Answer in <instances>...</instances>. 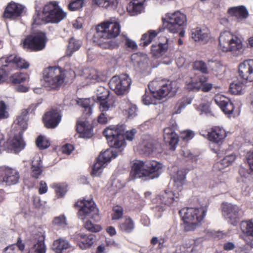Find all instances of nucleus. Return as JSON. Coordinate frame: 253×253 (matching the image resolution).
<instances>
[{
  "label": "nucleus",
  "instance_id": "nucleus-21",
  "mask_svg": "<svg viewBox=\"0 0 253 253\" xmlns=\"http://www.w3.org/2000/svg\"><path fill=\"white\" fill-rule=\"evenodd\" d=\"M214 100L225 114H232L234 109V105L229 98L218 94L214 96Z\"/></svg>",
  "mask_w": 253,
  "mask_h": 253
},
{
  "label": "nucleus",
  "instance_id": "nucleus-18",
  "mask_svg": "<svg viewBox=\"0 0 253 253\" xmlns=\"http://www.w3.org/2000/svg\"><path fill=\"white\" fill-rule=\"evenodd\" d=\"M23 11L22 5L11 1L5 7L2 17L5 19L14 20L20 17Z\"/></svg>",
  "mask_w": 253,
  "mask_h": 253
},
{
  "label": "nucleus",
  "instance_id": "nucleus-11",
  "mask_svg": "<svg viewBox=\"0 0 253 253\" xmlns=\"http://www.w3.org/2000/svg\"><path fill=\"white\" fill-rule=\"evenodd\" d=\"M148 87L153 97L159 99L167 96L172 89L170 84L157 80L153 81L149 84Z\"/></svg>",
  "mask_w": 253,
  "mask_h": 253
},
{
  "label": "nucleus",
  "instance_id": "nucleus-35",
  "mask_svg": "<svg viewBox=\"0 0 253 253\" xmlns=\"http://www.w3.org/2000/svg\"><path fill=\"white\" fill-rule=\"evenodd\" d=\"M47 4H44L43 10L42 12L38 11L33 16V25H41L47 23V10H46Z\"/></svg>",
  "mask_w": 253,
  "mask_h": 253
},
{
  "label": "nucleus",
  "instance_id": "nucleus-8",
  "mask_svg": "<svg viewBox=\"0 0 253 253\" xmlns=\"http://www.w3.org/2000/svg\"><path fill=\"white\" fill-rule=\"evenodd\" d=\"M131 83V79L126 74L120 76H115L109 83L110 88L118 95L125 94L129 89Z\"/></svg>",
  "mask_w": 253,
  "mask_h": 253
},
{
  "label": "nucleus",
  "instance_id": "nucleus-6",
  "mask_svg": "<svg viewBox=\"0 0 253 253\" xmlns=\"http://www.w3.org/2000/svg\"><path fill=\"white\" fill-rule=\"evenodd\" d=\"M74 207L78 209V215L83 220L88 217L94 218L95 215L98 216V210L92 199L85 200L84 198L78 200Z\"/></svg>",
  "mask_w": 253,
  "mask_h": 253
},
{
  "label": "nucleus",
  "instance_id": "nucleus-34",
  "mask_svg": "<svg viewBox=\"0 0 253 253\" xmlns=\"http://www.w3.org/2000/svg\"><path fill=\"white\" fill-rule=\"evenodd\" d=\"M42 161L39 156L33 158L31 165V176L38 178L42 172Z\"/></svg>",
  "mask_w": 253,
  "mask_h": 253
},
{
  "label": "nucleus",
  "instance_id": "nucleus-19",
  "mask_svg": "<svg viewBox=\"0 0 253 253\" xmlns=\"http://www.w3.org/2000/svg\"><path fill=\"white\" fill-rule=\"evenodd\" d=\"M240 228L243 233V239L247 245L253 248V222L250 220L242 221L240 223Z\"/></svg>",
  "mask_w": 253,
  "mask_h": 253
},
{
  "label": "nucleus",
  "instance_id": "nucleus-53",
  "mask_svg": "<svg viewBox=\"0 0 253 253\" xmlns=\"http://www.w3.org/2000/svg\"><path fill=\"white\" fill-rule=\"evenodd\" d=\"M109 96L108 89L102 86H100L97 90V100L107 99Z\"/></svg>",
  "mask_w": 253,
  "mask_h": 253
},
{
  "label": "nucleus",
  "instance_id": "nucleus-33",
  "mask_svg": "<svg viewBox=\"0 0 253 253\" xmlns=\"http://www.w3.org/2000/svg\"><path fill=\"white\" fill-rule=\"evenodd\" d=\"M192 38L196 42H202L204 43L207 42L209 40L208 30L197 27L192 30Z\"/></svg>",
  "mask_w": 253,
  "mask_h": 253
},
{
  "label": "nucleus",
  "instance_id": "nucleus-61",
  "mask_svg": "<svg viewBox=\"0 0 253 253\" xmlns=\"http://www.w3.org/2000/svg\"><path fill=\"white\" fill-rule=\"evenodd\" d=\"M201 84L199 82H194L192 81L187 84L186 88L189 90L199 91L201 89Z\"/></svg>",
  "mask_w": 253,
  "mask_h": 253
},
{
  "label": "nucleus",
  "instance_id": "nucleus-9",
  "mask_svg": "<svg viewBox=\"0 0 253 253\" xmlns=\"http://www.w3.org/2000/svg\"><path fill=\"white\" fill-rule=\"evenodd\" d=\"M207 212L206 207L199 208H186L179 211L182 219L188 220V221L200 223L204 219Z\"/></svg>",
  "mask_w": 253,
  "mask_h": 253
},
{
  "label": "nucleus",
  "instance_id": "nucleus-44",
  "mask_svg": "<svg viewBox=\"0 0 253 253\" xmlns=\"http://www.w3.org/2000/svg\"><path fill=\"white\" fill-rule=\"evenodd\" d=\"M50 187L54 189L57 198L63 197L68 191V185L65 183H53L50 185Z\"/></svg>",
  "mask_w": 253,
  "mask_h": 253
},
{
  "label": "nucleus",
  "instance_id": "nucleus-42",
  "mask_svg": "<svg viewBox=\"0 0 253 253\" xmlns=\"http://www.w3.org/2000/svg\"><path fill=\"white\" fill-rule=\"evenodd\" d=\"M27 80L26 75L22 73H15L11 75L10 77L8 76L7 84H18L25 82Z\"/></svg>",
  "mask_w": 253,
  "mask_h": 253
},
{
  "label": "nucleus",
  "instance_id": "nucleus-1",
  "mask_svg": "<svg viewBox=\"0 0 253 253\" xmlns=\"http://www.w3.org/2000/svg\"><path fill=\"white\" fill-rule=\"evenodd\" d=\"M120 33L118 22L106 21L98 24L92 40L94 43L103 49H113L119 47L118 43L108 39L117 37Z\"/></svg>",
  "mask_w": 253,
  "mask_h": 253
},
{
  "label": "nucleus",
  "instance_id": "nucleus-3",
  "mask_svg": "<svg viewBox=\"0 0 253 253\" xmlns=\"http://www.w3.org/2000/svg\"><path fill=\"white\" fill-rule=\"evenodd\" d=\"M163 165L156 161H138L132 167L131 173L135 177L149 180L158 178L162 172Z\"/></svg>",
  "mask_w": 253,
  "mask_h": 253
},
{
  "label": "nucleus",
  "instance_id": "nucleus-43",
  "mask_svg": "<svg viewBox=\"0 0 253 253\" xmlns=\"http://www.w3.org/2000/svg\"><path fill=\"white\" fill-rule=\"evenodd\" d=\"M119 229L123 232L130 233L135 228L134 223L130 217H127L125 220L120 223Z\"/></svg>",
  "mask_w": 253,
  "mask_h": 253
},
{
  "label": "nucleus",
  "instance_id": "nucleus-2",
  "mask_svg": "<svg viewBox=\"0 0 253 253\" xmlns=\"http://www.w3.org/2000/svg\"><path fill=\"white\" fill-rule=\"evenodd\" d=\"M136 132V130L133 129L125 133V126L120 125L108 127L103 131V134L110 147L118 149L126 146L125 139L132 141Z\"/></svg>",
  "mask_w": 253,
  "mask_h": 253
},
{
  "label": "nucleus",
  "instance_id": "nucleus-64",
  "mask_svg": "<svg viewBox=\"0 0 253 253\" xmlns=\"http://www.w3.org/2000/svg\"><path fill=\"white\" fill-rule=\"evenodd\" d=\"M99 103V108L101 112H105L108 111L110 107V104L108 103L107 99L97 100Z\"/></svg>",
  "mask_w": 253,
  "mask_h": 253
},
{
  "label": "nucleus",
  "instance_id": "nucleus-37",
  "mask_svg": "<svg viewBox=\"0 0 253 253\" xmlns=\"http://www.w3.org/2000/svg\"><path fill=\"white\" fill-rule=\"evenodd\" d=\"M69 243L68 241L60 238L54 241L52 245V250L55 253H63L64 250L69 249Z\"/></svg>",
  "mask_w": 253,
  "mask_h": 253
},
{
  "label": "nucleus",
  "instance_id": "nucleus-54",
  "mask_svg": "<svg viewBox=\"0 0 253 253\" xmlns=\"http://www.w3.org/2000/svg\"><path fill=\"white\" fill-rule=\"evenodd\" d=\"M84 0H71L68 4V9L70 11L77 10L83 6Z\"/></svg>",
  "mask_w": 253,
  "mask_h": 253
},
{
  "label": "nucleus",
  "instance_id": "nucleus-5",
  "mask_svg": "<svg viewBox=\"0 0 253 253\" xmlns=\"http://www.w3.org/2000/svg\"><path fill=\"white\" fill-rule=\"evenodd\" d=\"M46 41V33L39 31L26 36L23 41L22 47L27 51H41L45 48Z\"/></svg>",
  "mask_w": 253,
  "mask_h": 253
},
{
  "label": "nucleus",
  "instance_id": "nucleus-26",
  "mask_svg": "<svg viewBox=\"0 0 253 253\" xmlns=\"http://www.w3.org/2000/svg\"><path fill=\"white\" fill-rule=\"evenodd\" d=\"M227 13L230 16L235 17L238 20L246 19L249 16L247 8L243 5L230 7Z\"/></svg>",
  "mask_w": 253,
  "mask_h": 253
},
{
  "label": "nucleus",
  "instance_id": "nucleus-56",
  "mask_svg": "<svg viewBox=\"0 0 253 253\" xmlns=\"http://www.w3.org/2000/svg\"><path fill=\"white\" fill-rule=\"evenodd\" d=\"M236 159V156L234 154H231L225 156L221 161V164L226 167L232 164Z\"/></svg>",
  "mask_w": 253,
  "mask_h": 253
},
{
  "label": "nucleus",
  "instance_id": "nucleus-46",
  "mask_svg": "<svg viewBox=\"0 0 253 253\" xmlns=\"http://www.w3.org/2000/svg\"><path fill=\"white\" fill-rule=\"evenodd\" d=\"M80 106L84 109V115L90 116L92 112V105L91 104L90 100L88 98L83 99L80 102Z\"/></svg>",
  "mask_w": 253,
  "mask_h": 253
},
{
  "label": "nucleus",
  "instance_id": "nucleus-49",
  "mask_svg": "<svg viewBox=\"0 0 253 253\" xmlns=\"http://www.w3.org/2000/svg\"><path fill=\"white\" fill-rule=\"evenodd\" d=\"M84 227L86 230L93 233H97L100 232L102 229L101 225L94 224L89 220L86 221L84 223Z\"/></svg>",
  "mask_w": 253,
  "mask_h": 253
},
{
  "label": "nucleus",
  "instance_id": "nucleus-59",
  "mask_svg": "<svg viewBox=\"0 0 253 253\" xmlns=\"http://www.w3.org/2000/svg\"><path fill=\"white\" fill-rule=\"evenodd\" d=\"M40 83L42 86L46 88L47 87V68H45L40 75Z\"/></svg>",
  "mask_w": 253,
  "mask_h": 253
},
{
  "label": "nucleus",
  "instance_id": "nucleus-14",
  "mask_svg": "<svg viewBox=\"0 0 253 253\" xmlns=\"http://www.w3.org/2000/svg\"><path fill=\"white\" fill-rule=\"evenodd\" d=\"M67 16L57 1L48 2V23H58Z\"/></svg>",
  "mask_w": 253,
  "mask_h": 253
},
{
  "label": "nucleus",
  "instance_id": "nucleus-36",
  "mask_svg": "<svg viewBox=\"0 0 253 253\" xmlns=\"http://www.w3.org/2000/svg\"><path fill=\"white\" fill-rule=\"evenodd\" d=\"M186 173V169H180L177 171L173 177L174 186L176 187L179 191L182 190V186L185 183Z\"/></svg>",
  "mask_w": 253,
  "mask_h": 253
},
{
  "label": "nucleus",
  "instance_id": "nucleus-27",
  "mask_svg": "<svg viewBox=\"0 0 253 253\" xmlns=\"http://www.w3.org/2000/svg\"><path fill=\"white\" fill-rule=\"evenodd\" d=\"M62 115L57 109H52L48 111V128H54L61 121Z\"/></svg>",
  "mask_w": 253,
  "mask_h": 253
},
{
  "label": "nucleus",
  "instance_id": "nucleus-16",
  "mask_svg": "<svg viewBox=\"0 0 253 253\" xmlns=\"http://www.w3.org/2000/svg\"><path fill=\"white\" fill-rule=\"evenodd\" d=\"M240 209L236 205L229 204H223L222 207V213L223 216L233 225H235L237 220L239 218V212Z\"/></svg>",
  "mask_w": 253,
  "mask_h": 253
},
{
  "label": "nucleus",
  "instance_id": "nucleus-51",
  "mask_svg": "<svg viewBox=\"0 0 253 253\" xmlns=\"http://www.w3.org/2000/svg\"><path fill=\"white\" fill-rule=\"evenodd\" d=\"M193 68L195 70L200 71L203 74H208V69L205 62L202 60L196 61L193 63Z\"/></svg>",
  "mask_w": 253,
  "mask_h": 253
},
{
  "label": "nucleus",
  "instance_id": "nucleus-32",
  "mask_svg": "<svg viewBox=\"0 0 253 253\" xmlns=\"http://www.w3.org/2000/svg\"><path fill=\"white\" fill-rule=\"evenodd\" d=\"M145 0H132L128 4L127 9L132 15H137L141 12Z\"/></svg>",
  "mask_w": 253,
  "mask_h": 253
},
{
  "label": "nucleus",
  "instance_id": "nucleus-52",
  "mask_svg": "<svg viewBox=\"0 0 253 253\" xmlns=\"http://www.w3.org/2000/svg\"><path fill=\"white\" fill-rule=\"evenodd\" d=\"M53 225L58 228H64L67 225L66 219L64 215H60L54 218L52 221Z\"/></svg>",
  "mask_w": 253,
  "mask_h": 253
},
{
  "label": "nucleus",
  "instance_id": "nucleus-10",
  "mask_svg": "<svg viewBox=\"0 0 253 253\" xmlns=\"http://www.w3.org/2000/svg\"><path fill=\"white\" fill-rule=\"evenodd\" d=\"M118 155L117 150H113L111 149L101 153L97 157L93 166L91 174L93 176L99 175L102 168L104 167V165L110 162L112 158H116Z\"/></svg>",
  "mask_w": 253,
  "mask_h": 253
},
{
  "label": "nucleus",
  "instance_id": "nucleus-41",
  "mask_svg": "<svg viewBox=\"0 0 253 253\" xmlns=\"http://www.w3.org/2000/svg\"><path fill=\"white\" fill-rule=\"evenodd\" d=\"M234 36L232 33L228 31L222 32L218 39L219 48L220 49L225 48V45H227V42L232 40Z\"/></svg>",
  "mask_w": 253,
  "mask_h": 253
},
{
  "label": "nucleus",
  "instance_id": "nucleus-20",
  "mask_svg": "<svg viewBox=\"0 0 253 253\" xmlns=\"http://www.w3.org/2000/svg\"><path fill=\"white\" fill-rule=\"evenodd\" d=\"M180 195L178 192H174L169 189H167L161 192L156 197L158 200L164 205L170 206L174 202H177Z\"/></svg>",
  "mask_w": 253,
  "mask_h": 253
},
{
  "label": "nucleus",
  "instance_id": "nucleus-40",
  "mask_svg": "<svg viewBox=\"0 0 253 253\" xmlns=\"http://www.w3.org/2000/svg\"><path fill=\"white\" fill-rule=\"evenodd\" d=\"M247 160L250 167V171L243 167H241L239 169L240 175L244 177H247L251 174V172H253V150L248 153Z\"/></svg>",
  "mask_w": 253,
  "mask_h": 253
},
{
  "label": "nucleus",
  "instance_id": "nucleus-7",
  "mask_svg": "<svg viewBox=\"0 0 253 253\" xmlns=\"http://www.w3.org/2000/svg\"><path fill=\"white\" fill-rule=\"evenodd\" d=\"M66 78L65 70L59 66H48V88L58 90Z\"/></svg>",
  "mask_w": 253,
  "mask_h": 253
},
{
  "label": "nucleus",
  "instance_id": "nucleus-38",
  "mask_svg": "<svg viewBox=\"0 0 253 253\" xmlns=\"http://www.w3.org/2000/svg\"><path fill=\"white\" fill-rule=\"evenodd\" d=\"M86 78L93 83L104 82L106 80V77L101 72L92 68L88 70Z\"/></svg>",
  "mask_w": 253,
  "mask_h": 253
},
{
  "label": "nucleus",
  "instance_id": "nucleus-63",
  "mask_svg": "<svg viewBox=\"0 0 253 253\" xmlns=\"http://www.w3.org/2000/svg\"><path fill=\"white\" fill-rule=\"evenodd\" d=\"M192 100V98H191L190 97H182L178 102V104L179 105L178 109L181 110V109L184 108L186 105L191 104Z\"/></svg>",
  "mask_w": 253,
  "mask_h": 253
},
{
  "label": "nucleus",
  "instance_id": "nucleus-22",
  "mask_svg": "<svg viewBox=\"0 0 253 253\" xmlns=\"http://www.w3.org/2000/svg\"><path fill=\"white\" fill-rule=\"evenodd\" d=\"M96 237L93 234H78L75 240L77 245L82 250H86L92 247L95 241Z\"/></svg>",
  "mask_w": 253,
  "mask_h": 253
},
{
  "label": "nucleus",
  "instance_id": "nucleus-25",
  "mask_svg": "<svg viewBox=\"0 0 253 253\" xmlns=\"http://www.w3.org/2000/svg\"><path fill=\"white\" fill-rule=\"evenodd\" d=\"M76 130L83 138H90L93 135L92 127L88 122L84 121L77 124Z\"/></svg>",
  "mask_w": 253,
  "mask_h": 253
},
{
  "label": "nucleus",
  "instance_id": "nucleus-60",
  "mask_svg": "<svg viewBox=\"0 0 253 253\" xmlns=\"http://www.w3.org/2000/svg\"><path fill=\"white\" fill-rule=\"evenodd\" d=\"M152 209L155 213V216L160 218L162 216L163 212L166 210V206L156 205L152 208Z\"/></svg>",
  "mask_w": 253,
  "mask_h": 253
},
{
  "label": "nucleus",
  "instance_id": "nucleus-29",
  "mask_svg": "<svg viewBox=\"0 0 253 253\" xmlns=\"http://www.w3.org/2000/svg\"><path fill=\"white\" fill-rule=\"evenodd\" d=\"M163 28L162 29L159 28L157 31L152 30L148 31L147 33L142 35L139 45L143 47L147 46L152 42L158 34L163 31Z\"/></svg>",
  "mask_w": 253,
  "mask_h": 253
},
{
  "label": "nucleus",
  "instance_id": "nucleus-28",
  "mask_svg": "<svg viewBox=\"0 0 253 253\" xmlns=\"http://www.w3.org/2000/svg\"><path fill=\"white\" fill-rule=\"evenodd\" d=\"M169 39H166V42L164 43L153 44L151 47V53L153 56L159 58L163 55L168 49Z\"/></svg>",
  "mask_w": 253,
  "mask_h": 253
},
{
  "label": "nucleus",
  "instance_id": "nucleus-62",
  "mask_svg": "<svg viewBox=\"0 0 253 253\" xmlns=\"http://www.w3.org/2000/svg\"><path fill=\"white\" fill-rule=\"evenodd\" d=\"M185 222L184 230L186 231H193L195 230L197 226L199 224L194 222L188 221V220L183 219Z\"/></svg>",
  "mask_w": 253,
  "mask_h": 253
},
{
  "label": "nucleus",
  "instance_id": "nucleus-12",
  "mask_svg": "<svg viewBox=\"0 0 253 253\" xmlns=\"http://www.w3.org/2000/svg\"><path fill=\"white\" fill-rule=\"evenodd\" d=\"M26 143L24 141L22 131H19L13 137L6 139L3 151L17 154L24 149Z\"/></svg>",
  "mask_w": 253,
  "mask_h": 253
},
{
  "label": "nucleus",
  "instance_id": "nucleus-24",
  "mask_svg": "<svg viewBox=\"0 0 253 253\" xmlns=\"http://www.w3.org/2000/svg\"><path fill=\"white\" fill-rule=\"evenodd\" d=\"M176 126V124H172L171 126L164 128L163 131L164 141L173 148L178 142V136L175 133Z\"/></svg>",
  "mask_w": 253,
  "mask_h": 253
},
{
  "label": "nucleus",
  "instance_id": "nucleus-4",
  "mask_svg": "<svg viewBox=\"0 0 253 253\" xmlns=\"http://www.w3.org/2000/svg\"><path fill=\"white\" fill-rule=\"evenodd\" d=\"M162 21L165 29L170 33L176 34L186 26L187 17L185 14L177 11L166 14Z\"/></svg>",
  "mask_w": 253,
  "mask_h": 253
},
{
  "label": "nucleus",
  "instance_id": "nucleus-58",
  "mask_svg": "<svg viewBox=\"0 0 253 253\" xmlns=\"http://www.w3.org/2000/svg\"><path fill=\"white\" fill-rule=\"evenodd\" d=\"M36 144L40 150H43L47 148V142L44 141V137L42 135H39L36 139Z\"/></svg>",
  "mask_w": 253,
  "mask_h": 253
},
{
  "label": "nucleus",
  "instance_id": "nucleus-17",
  "mask_svg": "<svg viewBox=\"0 0 253 253\" xmlns=\"http://www.w3.org/2000/svg\"><path fill=\"white\" fill-rule=\"evenodd\" d=\"M239 76L243 80L253 82V59L246 60L238 66Z\"/></svg>",
  "mask_w": 253,
  "mask_h": 253
},
{
  "label": "nucleus",
  "instance_id": "nucleus-50",
  "mask_svg": "<svg viewBox=\"0 0 253 253\" xmlns=\"http://www.w3.org/2000/svg\"><path fill=\"white\" fill-rule=\"evenodd\" d=\"M45 247L43 241H38L29 250L28 253H45Z\"/></svg>",
  "mask_w": 253,
  "mask_h": 253
},
{
  "label": "nucleus",
  "instance_id": "nucleus-15",
  "mask_svg": "<svg viewBox=\"0 0 253 253\" xmlns=\"http://www.w3.org/2000/svg\"><path fill=\"white\" fill-rule=\"evenodd\" d=\"M3 66L12 68L15 67L20 69H27L29 67V63L25 59L16 54H10L0 59Z\"/></svg>",
  "mask_w": 253,
  "mask_h": 253
},
{
  "label": "nucleus",
  "instance_id": "nucleus-45",
  "mask_svg": "<svg viewBox=\"0 0 253 253\" xmlns=\"http://www.w3.org/2000/svg\"><path fill=\"white\" fill-rule=\"evenodd\" d=\"M245 86L240 82H233L230 85L229 90L233 94H241L245 92Z\"/></svg>",
  "mask_w": 253,
  "mask_h": 253
},
{
  "label": "nucleus",
  "instance_id": "nucleus-48",
  "mask_svg": "<svg viewBox=\"0 0 253 253\" xmlns=\"http://www.w3.org/2000/svg\"><path fill=\"white\" fill-rule=\"evenodd\" d=\"M112 211L113 213L111 214V218L112 220H119L123 217L124 209L121 206H114L112 208Z\"/></svg>",
  "mask_w": 253,
  "mask_h": 253
},
{
  "label": "nucleus",
  "instance_id": "nucleus-57",
  "mask_svg": "<svg viewBox=\"0 0 253 253\" xmlns=\"http://www.w3.org/2000/svg\"><path fill=\"white\" fill-rule=\"evenodd\" d=\"M7 106L3 101H0V120L8 117L9 114L7 111Z\"/></svg>",
  "mask_w": 253,
  "mask_h": 253
},
{
  "label": "nucleus",
  "instance_id": "nucleus-13",
  "mask_svg": "<svg viewBox=\"0 0 253 253\" xmlns=\"http://www.w3.org/2000/svg\"><path fill=\"white\" fill-rule=\"evenodd\" d=\"M19 172L11 168L0 167V182L4 183L7 185H14L17 183L19 179Z\"/></svg>",
  "mask_w": 253,
  "mask_h": 253
},
{
  "label": "nucleus",
  "instance_id": "nucleus-23",
  "mask_svg": "<svg viewBox=\"0 0 253 253\" xmlns=\"http://www.w3.org/2000/svg\"><path fill=\"white\" fill-rule=\"evenodd\" d=\"M208 139L213 143L220 144L223 143L227 136L225 129L220 126H214L211 128L208 132Z\"/></svg>",
  "mask_w": 253,
  "mask_h": 253
},
{
  "label": "nucleus",
  "instance_id": "nucleus-47",
  "mask_svg": "<svg viewBox=\"0 0 253 253\" xmlns=\"http://www.w3.org/2000/svg\"><path fill=\"white\" fill-rule=\"evenodd\" d=\"M14 123L17 125L16 127L20 130L19 131H22V135L24 131L27 128V120L23 118L22 116H17L16 119L14 121Z\"/></svg>",
  "mask_w": 253,
  "mask_h": 253
},
{
  "label": "nucleus",
  "instance_id": "nucleus-39",
  "mask_svg": "<svg viewBox=\"0 0 253 253\" xmlns=\"http://www.w3.org/2000/svg\"><path fill=\"white\" fill-rule=\"evenodd\" d=\"M93 4L109 10L115 9L118 4V0H92Z\"/></svg>",
  "mask_w": 253,
  "mask_h": 253
},
{
  "label": "nucleus",
  "instance_id": "nucleus-30",
  "mask_svg": "<svg viewBox=\"0 0 253 253\" xmlns=\"http://www.w3.org/2000/svg\"><path fill=\"white\" fill-rule=\"evenodd\" d=\"M82 45V42L74 37L70 38L68 40V44L66 50V56L71 57L73 53L79 50Z\"/></svg>",
  "mask_w": 253,
  "mask_h": 253
},
{
  "label": "nucleus",
  "instance_id": "nucleus-55",
  "mask_svg": "<svg viewBox=\"0 0 253 253\" xmlns=\"http://www.w3.org/2000/svg\"><path fill=\"white\" fill-rule=\"evenodd\" d=\"M2 65L0 68V84L4 83H7L8 80V76L9 75V72L6 71L5 70L6 68H8L7 66H3V63H2Z\"/></svg>",
  "mask_w": 253,
  "mask_h": 253
},
{
  "label": "nucleus",
  "instance_id": "nucleus-31",
  "mask_svg": "<svg viewBox=\"0 0 253 253\" xmlns=\"http://www.w3.org/2000/svg\"><path fill=\"white\" fill-rule=\"evenodd\" d=\"M225 48L221 50L223 52H236L240 51L242 48V43L241 40L236 36L233 37V40L227 42V45H225Z\"/></svg>",
  "mask_w": 253,
  "mask_h": 253
}]
</instances>
